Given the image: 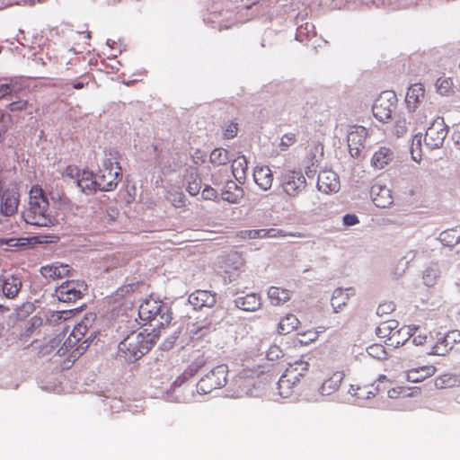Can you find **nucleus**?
<instances>
[{
  "label": "nucleus",
  "mask_w": 460,
  "mask_h": 460,
  "mask_svg": "<svg viewBox=\"0 0 460 460\" xmlns=\"http://www.w3.org/2000/svg\"><path fill=\"white\" fill-rule=\"evenodd\" d=\"M91 78L92 77L88 75H82L78 79L74 80L72 82V87L75 90H80L84 87H87L90 84Z\"/></svg>",
  "instance_id": "de8ad7c7"
},
{
  "label": "nucleus",
  "mask_w": 460,
  "mask_h": 460,
  "mask_svg": "<svg viewBox=\"0 0 460 460\" xmlns=\"http://www.w3.org/2000/svg\"><path fill=\"white\" fill-rule=\"evenodd\" d=\"M367 130L363 126H351L348 131L349 151L353 157H358L365 146Z\"/></svg>",
  "instance_id": "4468645a"
},
{
  "label": "nucleus",
  "mask_w": 460,
  "mask_h": 460,
  "mask_svg": "<svg viewBox=\"0 0 460 460\" xmlns=\"http://www.w3.org/2000/svg\"><path fill=\"white\" fill-rule=\"evenodd\" d=\"M281 186L288 196L296 198L305 190L306 179L301 171H288L282 175Z\"/></svg>",
  "instance_id": "9b49d317"
},
{
  "label": "nucleus",
  "mask_w": 460,
  "mask_h": 460,
  "mask_svg": "<svg viewBox=\"0 0 460 460\" xmlns=\"http://www.w3.org/2000/svg\"><path fill=\"white\" fill-rule=\"evenodd\" d=\"M420 140H421V137L420 136H414L413 137V140H412V146H411V157L414 161L416 162H420L421 160V155L420 154H417L415 155L414 154V148L413 146L416 145L417 147L420 146Z\"/></svg>",
  "instance_id": "864d4df0"
},
{
  "label": "nucleus",
  "mask_w": 460,
  "mask_h": 460,
  "mask_svg": "<svg viewBox=\"0 0 460 460\" xmlns=\"http://www.w3.org/2000/svg\"><path fill=\"white\" fill-rule=\"evenodd\" d=\"M423 279H424V282L428 285V286H432L434 284V281L433 279L430 278L429 274H426L424 277H423Z\"/></svg>",
  "instance_id": "e2e57ef3"
},
{
  "label": "nucleus",
  "mask_w": 460,
  "mask_h": 460,
  "mask_svg": "<svg viewBox=\"0 0 460 460\" xmlns=\"http://www.w3.org/2000/svg\"><path fill=\"white\" fill-rule=\"evenodd\" d=\"M300 322L293 314H288L282 317L278 324V332L281 335L288 334L297 329Z\"/></svg>",
  "instance_id": "7c9ffc66"
},
{
  "label": "nucleus",
  "mask_w": 460,
  "mask_h": 460,
  "mask_svg": "<svg viewBox=\"0 0 460 460\" xmlns=\"http://www.w3.org/2000/svg\"><path fill=\"white\" fill-rule=\"evenodd\" d=\"M13 90V85L11 84H0V99H3L5 96L11 94Z\"/></svg>",
  "instance_id": "6e6d98bb"
},
{
  "label": "nucleus",
  "mask_w": 460,
  "mask_h": 460,
  "mask_svg": "<svg viewBox=\"0 0 460 460\" xmlns=\"http://www.w3.org/2000/svg\"><path fill=\"white\" fill-rule=\"evenodd\" d=\"M86 291L87 285L84 280H66L56 288V296L59 301L71 303L81 299Z\"/></svg>",
  "instance_id": "9d476101"
},
{
  "label": "nucleus",
  "mask_w": 460,
  "mask_h": 460,
  "mask_svg": "<svg viewBox=\"0 0 460 460\" xmlns=\"http://www.w3.org/2000/svg\"><path fill=\"white\" fill-rule=\"evenodd\" d=\"M340 188V178L335 172L325 169L319 172L317 179V189L319 191L332 194L339 191Z\"/></svg>",
  "instance_id": "dca6fc26"
},
{
  "label": "nucleus",
  "mask_w": 460,
  "mask_h": 460,
  "mask_svg": "<svg viewBox=\"0 0 460 460\" xmlns=\"http://www.w3.org/2000/svg\"><path fill=\"white\" fill-rule=\"evenodd\" d=\"M454 139L460 149V128L454 132Z\"/></svg>",
  "instance_id": "680f3d73"
},
{
  "label": "nucleus",
  "mask_w": 460,
  "mask_h": 460,
  "mask_svg": "<svg viewBox=\"0 0 460 460\" xmlns=\"http://www.w3.org/2000/svg\"><path fill=\"white\" fill-rule=\"evenodd\" d=\"M238 132V125L234 122H230L225 131H224V137L226 139H231L237 135Z\"/></svg>",
  "instance_id": "8fccbe9b"
},
{
  "label": "nucleus",
  "mask_w": 460,
  "mask_h": 460,
  "mask_svg": "<svg viewBox=\"0 0 460 460\" xmlns=\"http://www.w3.org/2000/svg\"><path fill=\"white\" fill-rule=\"evenodd\" d=\"M394 310L395 305L394 302L385 301L378 305L376 314L380 316H384L392 314Z\"/></svg>",
  "instance_id": "a18cd8bd"
},
{
  "label": "nucleus",
  "mask_w": 460,
  "mask_h": 460,
  "mask_svg": "<svg viewBox=\"0 0 460 460\" xmlns=\"http://www.w3.org/2000/svg\"><path fill=\"white\" fill-rule=\"evenodd\" d=\"M397 102L398 100L394 92H382L372 106L373 115L380 122H388L397 108Z\"/></svg>",
  "instance_id": "6e6552de"
},
{
  "label": "nucleus",
  "mask_w": 460,
  "mask_h": 460,
  "mask_svg": "<svg viewBox=\"0 0 460 460\" xmlns=\"http://www.w3.org/2000/svg\"><path fill=\"white\" fill-rule=\"evenodd\" d=\"M437 91L441 95H448L453 92V81L451 78H438L436 83Z\"/></svg>",
  "instance_id": "ea45409f"
},
{
  "label": "nucleus",
  "mask_w": 460,
  "mask_h": 460,
  "mask_svg": "<svg viewBox=\"0 0 460 460\" xmlns=\"http://www.w3.org/2000/svg\"><path fill=\"white\" fill-rule=\"evenodd\" d=\"M414 393H419V390L406 386H396L387 391L388 396L392 399L411 396Z\"/></svg>",
  "instance_id": "f704fd0d"
},
{
  "label": "nucleus",
  "mask_w": 460,
  "mask_h": 460,
  "mask_svg": "<svg viewBox=\"0 0 460 460\" xmlns=\"http://www.w3.org/2000/svg\"><path fill=\"white\" fill-rule=\"evenodd\" d=\"M247 236L251 239L260 238V229H253L246 231Z\"/></svg>",
  "instance_id": "bf43d9fd"
},
{
  "label": "nucleus",
  "mask_w": 460,
  "mask_h": 460,
  "mask_svg": "<svg viewBox=\"0 0 460 460\" xmlns=\"http://www.w3.org/2000/svg\"><path fill=\"white\" fill-rule=\"evenodd\" d=\"M433 365H425L409 369L406 372V379L411 383H419L432 376L436 373Z\"/></svg>",
  "instance_id": "b1692460"
},
{
  "label": "nucleus",
  "mask_w": 460,
  "mask_h": 460,
  "mask_svg": "<svg viewBox=\"0 0 460 460\" xmlns=\"http://www.w3.org/2000/svg\"><path fill=\"white\" fill-rule=\"evenodd\" d=\"M323 331H316L314 329H310L305 332H298L296 335V341L298 343L302 345H308L311 342L316 341L318 339L319 333Z\"/></svg>",
  "instance_id": "c9c22d12"
},
{
  "label": "nucleus",
  "mask_w": 460,
  "mask_h": 460,
  "mask_svg": "<svg viewBox=\"0 0 460 460\" xmlns=\"http://www.w3.org/2000/svg\"><path fill=\"white\" fill-rule=\"evenodd\" d=\"M449 349H451V347H449L447 340L443 339V340L438 341L431 348V350L429 353L432 355L444 356L448 352Z\"/></svg>",
  "instance_id": "37998d69"
},
{
  "label": "nucleus",
  "mask_w": 460,
  "mask_h": 460,
  "mask_svg": "<svg viewBox=\"0 0 460 460\" xmlns=\"http://www.w3.org/2000/svg\"><path fill=\"white\" fill-rule=\"evenodd\" d=\"M268 298L272 305L279 306L291 298L290 290L279 287H270L268 290Z\"/></svg>",
  "instance_id": "cd10ccee"
},
{
  "label": "nucleus",
  "mask_w": 460,
  "mask_h": 460,
  "mask_svg": "<svg viewBox=\"0 0 460 460\" xmlns=\"http://www.w3.org/2000/svg\"><path fill=\"white\" fill-rule=\"evenodd\" d=\"M209 160L215 165L226 164L228 162V151L224 148H215L209 155Z\"/></svg>",
  "instance_id": "e433bc0d"
},
{
  "label": "nucleus",
  "mask_w": 460,
  "mask_h": 460,
  "mask_svg": "<svg viewBox=\"0 0 460 460\" xmlns=\"http://www.w3.org/2000/svg\"><path fill=\"white\" fill-rule=\"evenodd\" d=\"M40 271L44 278L55 280L69 276L71 267L67 264L54 262L49 265L42 266Z\"/></svg>",
  "instance_id": "412c9836"
},
{
  "label": "nucleus",
  "mask_w": 460,
  "mask_h": 460,
  "mask_svg": "<svg viewBox=\"0 0 460 460\" xmlns=\"http://www.w3.org/2000/svg\"><path fill=\"white\" fill-rule=\"evenodd\" d=\"M166 199L175 208H183L185 206V196L180 190H169Z\"/></svg>",
  "instance_id": "4c0bfd02"
},
{
  "label": "nucleus",
  "mask_w": 460,
  "mask_h": 460,
  "mask_svg": "<svg viewBox=\"0 0 460 460\" xmlns=\"http://www.w3.org/2000/svg\"><path fill=\"white\" fill-rule=\"evenodd\" d=\"M296 140V134L295 133H286L283 135L280 140V146L284 149H287L288 147L291 146L295 144Z\"/></svg>",
  "instance_id": "09e8293b"
},
{
  "label": "nucleus",
  "mask_w": 460,
  "mask_h": 460,
  "mask_svg": "<svg viewBox=\"0 0 460 460\" xmlns=\"http://www.w3.org/2000/svg\"><path fill=\"white\" fill-rule=\"evenodd\" d=\"M398 322L395 320L386 321L382 323L376 329V334L383 339H386L389 341V345L394 347H399L403 345V341L397 340V336L402 333H396L399 329Z\"/></svg>",
  "instance_id": "a211bd4d"
},
{
  "label": "nucleus",
  "mask_w": 460,
  "mask_h": 460,
  "mask_svg": "<svg viewBox=\"0 0 460 460\" xmlns=\"http://www.w3.org/2000/svg\"><path fill=\"white\" fill-rule=\"evenodd\" d=\"M228 368L226 365H218L206 374L197 384L199 394H207L226 385Z\"/></svg>",
  "instance_id": "0eeeda50"
},
{
  "label": "nucleus",
  "mask_w": 460,
  "mask_h": 460,
  "mask_svg": "<svg viewBox=\"0 0 460 460\" xmlns=\"http://www.w3.org/2000/svg\"><path fill=\"white\" fill-rule=\"evenodd\" d=\"M439 240L444 245L454 246L460 243V230L450 228L439 234Z\"/></svg>",
  "instance_id": "473e14b6"
},
{
  "label": "nucleus",
  "mask_w": 460,
  "mask_h": 460,
  "mask_svg": "<svg viewBox=\"0 0 460 460\" xmlns=\"http://www.w3.org/2000/svg\"><path fill=\"white\" fill-rule=\"evenodd\" d=\"M344 296L342 290L337 289L333 292L332 297V305L334 308H340L341 304L340 303V298H342Z\"/></svg>",
  "instance_id": "5fc2aeb1"
},
{
  "label": "nucleus",
  "mask_w": 460,
  "mask_h": 460,
  "mask_svg": "<svg viewBox=\"0 0 460 460\" xmlns=\"http://www.w3.org/2000/svg\"><path fill=\"white\" fill-rule=\"evenodd\" d=\"M383 382H389L388 378L385 376H380L377 379V386H379L380 384ZM378 389V387H376Z\"/></svg>",
  "instance_id": "0e129e2a"
},
{
  "label": "nucleus",
  "mask_w": 460,
  "mask_h": 460,
  "mask_svg": "<svg viewBox=\"0 0 460 460\" xmlns=\"http://www.w3.org/2000/svg\"><path fill=\"white\" fill-rule=\"evenodd\" d=\"M1 197V205L0 210L1 214L4 217H12L18 211V207L20 204V193L17 189H8L4 190V186L3 187V191L0 194Z\"/></svg>",
  "instance_id": "2eb2a0df"
},
{
  "label": "nucleus",
  "mask_w": 460,
  "mask_h": 460,
  "mask_svg": "<svg viewBox=\"0 0 460 460\" xmlns=\"http://www.w3.org/2000/svg\"><path fill=\"white\" fill-rule=\"evenodd\" d=\"M0 287L6 298L13 299L18 296L22 281L18 275L5 272L0 276Z\"/></svg>",
  "instance_id": "f3484780"
},
{
  "label": "nucleus",
  "mask_w": 460,
  "mask_h": 460,
  "mask_svg": "<svg viewBox=\"0 0 460 460\" xmlns=\"http://www.w3.org/2000/svg\"><path fill=\"white\" fill-rule=\"evenodd\" d=\"M457 382L458 379L456 376L452 374H444L435 379V386L438 389H447L456 386Z\"/></svg>",
  "instance_id": "72a5a7b5"
},
{
  "label": "nucleus",
  "mask_w": 460,
  "mask_h": 460,
  "mask_svg": "<svg viewBox=\"0 0 460 460\" xmlns=\"http://www.w3.org/2000/svg\"><path fill=\"white\" fill-rule=\"evenodd\" d=\"M25 3L29 4H34L36 3H40L41 2V0H23Z\"/></svg>",
  "instance_id": "69168bd1"
},
{
  "label": "nucleus",
  "mask_w": 460,
  "mask_h": 460,
  "mask_svg": "<svg viewBox=\"0 0 460 460\" xmlns=\"http://www.w3.org/2000/svg\"><path fill=\"white\" fill-rule=\"evenodd\" d=\"M49 199L39 184L33 185L29 192L28 208L23 212V218L27 224L37 226H53L57 219L49 213Z\"/></svg>",
  "instance_id": "f257e3e1"
},
{
  "label": "nucleus",
  "mask_w": 460,
  "mask_h": 460,
  "mask_svg": "<svg viewBox=\"0 0 460 460\" xmlns=\"http://www.w3.org/2000/svg\"><path fill=\"white\" fill-rule=\"evenodd\" d=\"M245 264L243 254L236 251L228 252L221 261V269L225 278L231 282L235 279L242 272Z\"/></svg>",
  "instance_id": "f8f14e48"
},
{
  "label": "nucleus",
  "mask_w": 460,
  "mask_h": 460,
  "mask_svg": "<svg viewBox=\"0 0 460 460\" xmlns=\"http://www.w3.org/2000/svg\"><path fill=\"white\" fill-rule=\"evenodd\" d=\"M62 314H65V318H67L68 315L71 314V311H68V312H62Z\"/></svg>",
  "instance_id": "774afa93"
},
{
  "label": "nucleus",
  "mask_w": 460,
  "mask_h": 460,
  "mask_svg": "<svg viewBox=\"0 0 460 460\" xmlns=\"http://www.w3.org/2000/svg\"><path fill=\"white\" fill-rule=\"evenodd\" d=\"M349 392L351 395L357 397L358 399L369 398V394H372L374 396L373 391L370 390V387L367 385L356 386L354 385H351Z\"/></svg>",
  "instance_id": "a19ab883"
},
{
  "label": "nucleus",
  "mask_w": 460,
  "mask_h": 460,
  "mask_svg": "<svg viewBox=\"0 0 460 460\" xmlns=\"http://www.w3.org/2000/svg\"><path fill=\"white\" fill-rule=\"evenodd\" d=\"M64 174L70 179H75L77 186L86 194L94 193L96 190H99L98 176L89 170L84 169L81 171L75 165H68Z\"/></svg>",
  "instance_id": "1a4fd4ad"
},
{
  "label": "nucleus",
  "mask_w": 460,
  "mask_h": 460,
  "mask_svg": "<svg viewBox=\"0 0 460 460\" xmlns=\"http://www.w3.org/2000/svg\"><path fill=\"white\" fill-rule=\"evenodd\" d=\"M253 179L256 184L263 190L270 189L273 175L269 166H256L253 171Z\"/></svg>",
  "instance_id": "393cba45"
},
{
  "label": "nucleus",
  "mask_w": 460,
  "mask_h": 460,
  "mask_svg": "<svg viewBox=\"0 0 460 460\" xmlns=\"http://www.w3.org/2000/svg\"><path fill=\"white\" fill-rule=\"evenodd\" d=\"M201 196L204 199L213 200L217 197V191L210 186H206L202 190Z\"/></svg>",
  "instance_id": "603ef678"
},
{
  "label": "nucleus",
  "mask_w": 460,
  "mask_h": 460,
  "mask_svg": "<svg viewBox=\"0 0 460 460\" xmlns=\"http://www.w3.org/2000/svg\"><path fill=\"white\" fill-rule=\"evenodd\" d=\"M309 364L305 361H296L289 365L278 382L279 394L283 398H288L294 389L299 385L301 378L308 372Z\"/></svg>",
  "instance_id": "20e7f679"
},
{
  "label": "nucleus",
  "mask_w": 460,
  "mask_h": 460,
  "mask_svg": "<svg viewBox=\"0 0 460 460\" xmlns=\"http://www.w3.org/2000/svg\"><path fill=\"white\" fill-rule=\"evenodd\" d=\"M59 341H57L56 339H54V340H52V341H50V343H51V344H50V346H51V347H54V344H56V346H58V343H59Z\"/></svg>",
  "instance_id": "338daca9"
},
{
  "label": "nucleus",
  "mask_w": 460,
  "mask_h": 460,
  "mask_svg": "<svg viewBox=\"0 0 460 460\" xmlns=\"http://www.w3.org/2000/svg\"><path fill=\"white\" fill-rule=\"evenodd\" d=\"M426 92L423 84H411L406 93L405 96V103L407 110L411 112H414L417 108L425 100Z\"/></svg>",
  "instance_id": "aec40b11"
},
{
  "label": "nucleus",
  "mask_w": 460,
  "mask_h": 460,
  "mask_svg": "<svg viewBox=\"0 0 460 460\" xmlns=\"http://www.w3.org/2000/svg\"><path fill=\"white\" fill-rule=\"evenodd\" d=\"M99 190L111 191L122 179V170L118 161L106 158L102 161L98 173Z\"/></svg>",
  "instance_id": "423d86ee"
},
{
  "label": "nucleus",
  "mask_w": 460,
  "mask_h": 460,
  "mask_svg": "<svg viewBox=\"0 0 460 460\" xmlns=\"http://www.w3.org/2000/svg\"><path fill=\"white\" fill-rule=\"evenodd\" d=\"M394 158V153L387 147H380L371 158V164L376 169H383L390 164Z\"/></svg>",
  "instance_id": "c85d7f7f"
},
{
  "label": "nucleus",
  "mask_w": 460,
  "mask_h": 460,
  "mask_svg": "<svg viewBox=\"0 0 460 460\" xmlns=\"http://www.w3.org/2000/svg\"><path fill=\"white\" fill-rule=\"evenodd\" d=\"M146 332L147 329H145L144 332L132 333L126 337L119 343V350L135 358H138L148 352L153 347L156 334L146 333Z\"/></svg>",
  "instance_id": "7ed1b4c3"
},
{
  "label": "nucleus",
  "mask_w": 460,
  "mask_h": 460,
  "mask_svg": "<svg viewBox=\"0 0 460 460\" xmlns=\"http://www.w3.org/2000/svg\"><path fill=\"white\" fill-rule=\"evenodd\" d=\"M314 150L319 153L320 156L323 155V145L320 142L314 144Z\"/></svg>",
  "instance_id": "052dcab7"
},
{
  "label": "nucleus",
  "mask_w": 460,
  "mask_h": 460,
  "mask_svg": "<svg viewBox=\"0 0 460 460\" xmlns=\"http://www.w3.org/2000/svg\"><path fill=\"white\" fill-rule=\"evenodd\" d=\"M447 130L444 122L439 119H436L426 130L424 137L425 145L430 149H436L442 146Z\"/></svg>",
  "instance_id": "ddd939ff"
},
{
  "label": "nucleus",
  "mask_w": 460,
  "mask_h": 460,
  "mask_svg": "<svg viewBox=\"0 0 460 460\" xmlns=\"http://www.w3.org/2000/svg\"><path fill=\"white\" fill-rule=\"evenodd\" d=\"M10 123V115L0 111V143L3 141Z\"/></svg>",
  "instance_id": "c03bdc74"
},
{
  "label": "nucleus",
  "mask_w": 460,
  "mask_h": 460,
  "mask_svg": "<svg viewBox=\"0 0 460 460\" xmlns=\"http://www.w3.org/2000/svg\"><path fill=\"white\" fill-rule=\"evenodd\" d=\"M396 333H402L403 344L411 337L412 343L416 346H422L428 342L430 337L429 332L426 330H421L420 326L408 325L399 329Z\"/></svg>",
  "instance_id": "6ab92c4d"
},
{
  "label": "nucleus",
  "mask_w": 460,
  "mask_h": 460,
  "mask_svg": "<svg viewBox=\"0 0 460 460\" xmlns=\"http://www.w3.org/2000/svg\"><path fill=\"white\" fill-rule=\"evenodd\" d=\"M287 234L280 229H260V238H270L286 236Z\"/></svg>",
  "instance_id": "49530a36"
},
{
  "label": "nucleus",
  "mask_w": 460,
  "mask_h": 460,
  "mask_svg": "<svg viewBox=\"0 0 460 460\" xmlns=\"http://www.w3.org/2000/svg\"><path fill=\"white\" fill-rule=\"evenodd\" d=\"M370 193L374 204L378 208H387L394 202L391 190L386 187L376 184L371 187Z\"/></svg>",
  "instance_id": "4be33fe9"
},
{
  "label": "nucleus",
  "mask_w": 460,
  "mask_h": 460,
  "mask_svg": "<svg viewBox=\"0 0 460 460\" xmlns=\"http://www.w3.org/2000/svg\"><path fill=\"white\" fill-rule=\"evenodd\" d=\"M343 223L346 226H354L358 223V218L356 215L347 214L343 217Z\"/></svg>",
  "instance_id": "4d7b16f0"
},
{
  "label": "nucleus",
  "mask_w": 460,
  "mask_h": 460,
  "mask_svg": "<svg viewBox=\"0 0 460 460\" xmlns=\"http://www.w3.org/2000/svg\"><path fill=\"white\" fill-rule=\"evenodd\" d=\"M189 302L195 308L211 307L216 303V298L211 292L207 290H196L189 296Z\"/></svg>",
  "instance_id": "5701e85b"
},
{
  "label": "nucleus",
  "mask_w": 460,
  "mask_h": 460,
  "mask_svg": "<svg viewBox=\"0 0 460 460\" xmlns=\"http://www.w3.org/2000/svg\"><path fill=\"white\" fill-rule=\"evenodd\" d=\"M235 305L238 308L243 311L254 312L261 306L260 296L254 293L247 294L243 296L237 297Z\"/></svg>",
  "instance_id": "c756f323"
},
{
  "label": "nucleus",
  "mask_w": 460,
  "mask_h": 460,
  "mask_svg": "<svg viewBox=\"0 0 460 460\" xmlns=\"http://www.w3.org/2000/svg\"><path fill=\"white\" fill-rule=\"evenodd\" d=\"M138 315L142 321L150 323L153 331L168 326L172 321L164 305L154 299H146L140 305Z\"/></svg>",
  "instance_id": "f03ea898"
},
{
  "label": "nucleus",
  "mask_w": 460,
  "mask_h": 460,
  "mask_svg": "<svg viewBox=\"0 0 460 460\" xmlns=\"http://www.w3.org/2000/svg\"><path fill=\"white\" fill-rule=\"evenodd\" d=\"M28 102L25 100H19L16 102H13L8 105V109L11 111H25L28 108Z\"/></svg>",
  "instance_id": "3c124183"
},
{
  "label": "nucleus",
  "mask_w": 460,
  "mask_h": 460,
  "mask_svg": "<svg viewBox=\"0 0 460 460\" xmlns=\"http://www.w3.org/2000/svg\"><path fill=\"white\" fill-rule=\"evenodd\" d=\"M345 376L342 371L334 372L329 378L325 379L319 388L322 395H330L337 392Z\"/></svg>",
  "instance_id": "a878e982"
},
{
  "label": "nucleus",
  "mask_w": 460,
  "mask_h": 460,
  "mask_svg": "<svg viewBox=\"0 0 460 460\" xmlns=\"http://www.w3.org/2000/svg\"><path fill=\"white\" fill-rule=\"evenodd\" d=\"M19 240L14 238H2L0 239V245L17 246Z\"/></svg>",
  "instance_id": "13d9d810"
},
{
  "label": "nucleus",
  "mask_w": 460,
  "mask_h": 460,
  "mask_svg": "<svg viewBox=\"0 0 460 460\" xmlns=\"http://www.w3.org/2000/svg\"><path fill=\"white\" fill-rule=\"evenodd\" d=\"M232 172L236 181L242 183V181L245 179L246 171L248 164L244 156H238L233 161Z\"/></svg>",
  "instance_id": "2f4dec72"
},
{
  "label": "nucleus",
  "mask_w": 460,
  "mask_h": 460,
  "mask_svg": "<svg viewBox=\"0 0 460 460\" xmlns=\"http://www.w3.org/2000/svg\"><path fill=\"white\" fill-rule=\"evenodd\" d=\"M87 331L88 325L84 321L75 325L64 344L58 349V354L59 356L67 355L69 361L77 358L86 347L84 346V344L86 343V341H84V338Z\"/></svg>",
  "instance_id": "39448f33"
},
{
  "label": "nucleus",
  "mask_w": 460,
  "mask_h": 460,
  "mask_svg": "<svg viewBox=\"0 0 460 460\" xmlns=\"http://www.w3.org/2000/svg\"><path fill=\"white\" fill-rule=\"evenodd\" d=\"M221 196L224 200L234 204L238 203L243 198L244 191L235 181H228Z\"/></svg>",
  "instance_id": "bb28decb"
},
{
  "label": "nucleus",
  "mask_w": 460,
  "mask_h": 460,
  "mask_svg": "<svg viewBox=\"0 0 460 460\" xmlns=\"http://www.w3.org/2000/svg\"><path fill=\"white\" fill-rule=\"evenodd\" d=\"M367 350L369 356L378 360H384L387 358L385 349L381 344H373Z\"/></svg>",
  "instance_id": "79ce46f5"
},
{
  "label": "nucleus",
  "mask_w": 460,
  "mask_h": 460,
  "mask_svg": "<svg viewBox=\"0 0 460 460\" xmlns=\"http://www.w3.org/2000/svg\"><path fill=\"white\" fill-rule=\"evenodd\" d=\"M201 188V179L199 177V175L195 172H191L190 175V179L188 180V184L186 187L187 191L191 196L197 195Z\"/></svg>",
  "instance_id": "58836bf2"
}]
</instances>
